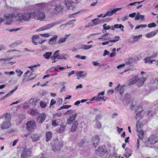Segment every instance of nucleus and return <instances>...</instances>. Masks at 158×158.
Instances as JSON below:
<instances>
[{"label": "nucleus", "instance_id": "1", "mask_svg": "<svg viewBox=\"0 0 158 158\" xmlns=\"http://www.w3.org/2000/svg\"><path fill=\"white\" fill-rule=\"evenodd\" d=\"M46 6V4L44 2L35 4V7L36 9V13L35 12L24 13L25 14H28L29 17V20L26 21H29L31 19H34L35 17H37L39 20H43L45 18V13L42 11V10L44 9Z\"/></svg>", "mask_w": 158, "mask_h": 158}, {"label": "nucleus", "instance_id": "45", "mask_svg": "<svg viewBox=\"0 0 158 158\" xmlns=\"http://www.w3.org/2000/svg\"><path fill=\"white\" fill-rule=\"evenodd\" d=\"M18 86H16L15 88L13 90L10 91L7 94L8 96H9L10 95H11L18 88Z\"/></svg>", "mask_w": 158, "mask_h": 158}, {"label": "nucleus", "instance_id": "25", "mask_svg": "<svg viewBox=\"0 0 158 158\" xmlns=\"http://www.w3.org/2000/svg\"><path fill=\"white\" fill-rule=\"evenodd\" d=\"M63 7L60 5H56L54 8L55 13H59L63 9Z\"/></svg>", "mask_w": 158, "mask_h": 158}, {"label": "nucleus", "instance_id": "20", "mask_svg": "<svg viewBox=\"0 0 158 158\" xmlns=\"http://www.w3.org/2000/svg\"><path fill=\"white\" fill-rule=\"evenodd\" d=\"M144 114V112L142 110H140L138 111H137L136 112V116L135 118L136 119L138 118H142Z\"/></svg>", "mask_w": 158, "mask_h": 158}, {"label": "nucleus", "instance_id": "30", "mask_svg": "<svg viewBox=\"0 0 158 158\" xmlns=\"http://www.w3.org/2000/svg\"><path fill=\"white\" fill-rule=\"evenodd\" d=\"M143 123L139 121H138L137 122L136 126V130L138 132H139V130L143 126Z\"/></svg>", "mask_w": 158, "mask_h": 158}, {"label": "nucleus", "instance_id": "49", "mask_svg": "<svg viewBox=\"0 0 158 158\" xmlns=\"http://www.w3.org/2000/svg\"><path fill=\"white\" fill-rule=\"evenodd\" d=\"M67 56V54H65L64 55H61L60 56L58 57L57 58V59H66Z\"/></svg>", "mask_w": 158, "mask_h": 158}, {"label": "nucleus", "instance_id": "21", "mask_svg": "<svg viewBox=\"0 0 158 158\" xmlns=\"http://www.w3.org/2000/svg\"><path fill=\"white\" fill-rule=\"evenodd\" d=\"M57 37L58 36L57 35H54L48 41V44L51 45L55 44V42L56 41V40L57 39Z\"/></svg>", "mask_w": 158, "mask_h": 158}, {"label": "nucleus", "instance_id": "4", "mask_svg": "<svg viewBox=\"0 0 158 158\" xmlns=\"http://www.w3.org/2000/svg\"><path fill=\"white\" fill-rule=\"evenodd\" d=\"M36 127L35 122L33 120L29 121L26 124V129L29 131H33Z\"/></svg>", "mask_w": 158, "mask_h": 158}, {"label": "nucleus", "instance_id": "17", "mask_svg": "<svg viewBox=\"0 0 158 158\" xmlns=\"http://www.w3.org/2000/svg\"><path fill=\"white\" fill-rule=\"evenodd\" d=\"M138 80L137 76H135L129 80L128 85H131L135 84Z\"/></svg>", "mask_w": 158, "mask_h": 158}, {"label": "nucleus", "instance_id": "8", "mask_svg": "<svg viewBox=\"0 0 158 158\" xmlns=\"http://www.w3.org/2000/svg\"><path fill=\"white\" fill-rule=\"evenodd\" d=\"M106 152V150L105 146L99 147L96 151V153L100 156L104 155Z\"/></svg>", "mask_w": 158, "mask_h": 158}, {"label": "nucleus", "instance_id": "12", "mask_svg": "<svg viewBox=\"0 0 158 158\" xmlns=\"http://www.w3.org/2000/svg\"><path fill=\"white\" fill-rule=\"evenodd\" d=\"M121 8H117L111 11H109L107 12L103 16V18H105L107 16H110L113 14L115 13L117 11L120 10Z\"/></svg>", "mask_w": 158, "mask_h": 158}, {"label": "nucleus", "instance_id": "41", "mask_svg": "<svg viewBox=\"0 0 158 158\" xmlns=\"http://www.w3.org/2000/svg\"><path fill=\"white\" fill-rule=\"evenodd\" d=\"M136 102L135 101H132L130 105V108L131 110L134 109V108L135 106Z\"/></svg>", "mask_w": 158, "mask_h": 158}, {"label": "nucleus", "instance_id": "47", "mask_svg": "<svg viewBox=\"0 0 158 158\" xmlns=\"http://www.w3.org/2000/svg\"><path fill=\"white\" fill-rule=\"evenodd\" d=\"M40 105L41 107L42 108H44L47 106L46 103L45 102L42 101L40 102Z\"/></svg>", "mask_w": 158, "mask_h": 158}, {"label": "nucleus", "instance_id": "9", "mask_svg": "<svg viewBox=\"0 0 158 158\" xmlns=\"http://www.w3.org/2000/svg\"><path fill=\"white\" fill-rule=\"evenodd\" d=\"M46 115L44 113H41L39 114L37 118V122L40 123H42L45 120Z\"/></svg>", "mask_w": 158, "mask_h": 158}, {"label": "nucleus", "instance_id": "7", "mask_svg": "<svg viewBox=\"0 0 158 158\" xmlns=\"http://www.w3.org/2000/svg\"><path fill=\"white\" fill-rule=\"evenodd\" d=\"M63 143L62 142L57 141L52 145V150L54 151H56L60 150L62 147Z\"/></svg>", "mask_w": 158, "mask_h": 158}, {"label": "nucleus", "instance_id": "61", "mask_svg": "<svg viewBox=\"0 0 158 158\" xmlns=\"http://www.w3.org/2000/svg\"><path fill=\"white\" fill-rule=\"evenodd\" d=\"M39 36L38 35H34L32 36V40H35L36 39H39Z\"/></svg>", "mask_w": 158, "mask_h": 158}, {"label": "nucleus", "instance_id": "60", "mask_svg": "<svg viewBox=\"0 0 158 158\" xmlns=\"http://www.w3.org/2000/svg\"><path fill=\"white\" fill-rule=\"evenodd\" d=\"M40 35L42 36L45 37H48L50 35L48 33L40 34Z\"/></svg>", "mask_w": 158, "mask_h": 158}, {"label": "nucleus", "instance_id": "29", "mask_svg": "<svg viewBox=\"0 0 158 158\" xmlns=\"http://www.w3.org/2000/svg\"><path fill=\"white\" fill-rule=\"evenodd\" d=\"M142 35H139L137 36L132 35L133 38V40L132 41V43H134L138 41L139 39L142 37Z\"/></svg>", "mask_w": 158, "mask_h": 158}, {"label": "nucleus", "instance_id": "44", "mask_svg": "<svg viewBox=\"0 0 158 158\" xmlns=\"http://www.w3.org/2000/svg\"><path fill=\"white\" fill-rule=\"evenodd\" d=\"M143 1H143L141 2H134V3H130L128 5V6H136L138 4H139L143 2Z\"/></svg>", "mask_w": 158, "mask_h": 158}, {"label": "nucleus", "instance_id": "10", "mask_svg": "<svg viewBox=\"0 0 158 158\" xmlns=\"http://www.w3.org/2000/svg\"><path fill=\"white\" fill-rule=\"evenodd\" d=\"M148 139L149 143L153 144L158 141V137L156 135H152Z\"/></svg>", "mask_w": 158, "mask_h": 158}, {"label": "nucleus", "instance_id": "56", "mask_svg": "<svg viewBox=\"0 0 158 158\" xmlns=\"http://www.w3.org/2000/svg\"><path fill=\"white\" fill-rule=\"evenodd\" d=\"M16 72L18 73V76H19V77H20L21 75L23 73V72L20 70H16Z\"/></svg>", "mask_w": 158, "mask_h": 158}, {"label": "nucleus", "instance_id": "39", "mask_svg": "<svg viewBox=\"0 0 158 158\" xmlns=\"http://www.w3.org/2000/svg\"><path fill=\"white\" fill-rule=\"evenodd\" d=\"M155 114V113L154 112L152 111H149L147 113V115L150 118H151L152 116Z\"/></svg>", "mask_w": 158, "mask_h": 158}, {"label": "nucleus", "instance_id": "23", "mask_svg": "<svg viewBox=\"0 0 158 158\" xmlns=\"http://www.w3.org/2000/svg\"><path fill=\"white\" fill-rule=\"evenodd\" d=\"M104 94L105 92L104 91H103L101 92L98 93V96L96 97V101H100Z\"/></svg>", "mask_w": 158, "mask_h": 158}, {"label": "nucleus", "instance_id": "64", "mask_svg": "<svg viewBox=\"0 0 158 158\" xmlns=\"http://www.w3.org/2000/svg\"><path fill=\"white\" fill-rule=\"evenodd\" d=\"M120 156L117 154H114L112 156V158H119Z\"/></svg>", "mask_w": 158, "mask_h": 158}, {"label": "nucleus", "instance_id": "36", "mask_svg": "<svg viewBox=\"0 0 158 158\" xmlns=\"http://www.w3.org/2000/svg\"><path fill=\"white\" fill-rule=\"evenodd\" d=\"M5 119L6 121H10L11 118V115L10 114L6 113L5 114Z\"/></svg>", "mask_w": 158, "mask_h": 158}, {"label": "nucleus", "instance_id": "19", "mask_svg": "<svg viewBox=\"0 0 158 158\" xmlns=\"http://www.w3.org/2000/svg\"><path fill=\"white\" fill-rule=\"evenodd\" d=\"M158 32V29L145 35V36L148 38H151L154 36Z\"/></svg>", "mask_w": 158, "mask_h": 158}, {"label": "nucleus", "instance_id": "5", "mask_svg": "<svg viewBox=\"0 0 158 158\" xmlns=\"http://www.w3.org/2000/svg\"><path fill=\"white\" fill-rule=\"evenodd\" d=\"M32 151L30 148H24L21 154V158H27L30 157L32 154Z\"/></svg>", "mask_w": 158, "mask_h": 158}, {"label": "nucleus", "instance_id": "22", "mask_svg": "<svg viewBox=\"0 0 158 158\" xmlns=\"http://www.w3.org/2000/svg\"><path fill=\"white\" fill-rule=\"evenodd\" d=\"M52 133L50 131L47 132L46 133V141L48 142L52 138Z\"/></svg>", "mask_w": 158, "mask_h": 158}, {"label": "nucleus", "instance_id": "18", "mask_svg": "<svg viewBox=\"0 0 158 158\" xmlns=\"http://www.w3.org/2000/svg\"><path fill=\"white\" fill-rule=\"evenodd\" d=\"M124 85L121 86L120 84H118L117 87L115 88V89L119 91L120 94L122 95L124 91Z\"/></svg>", "mask_w": 158, "mask_h": 158}, {"label": "nucleus", "instance_id": "26", "mask_svg": "<svg viewBox=\"0 0 158 158\" xmlns=\"http://www.w3.org/2000/svg\"><path fill=\"white\" fill-rule=\"evenodd\" d=\"M144 15H141L139 13H137L135 17V20H138L141 19L142 20L144 19Z\"/></svg>", "mask_w": 158, "mask_h": 158}, {"label": "nucleus", "instance_id": "57", "mask_svg": "<svg viewBox=\"0 0 158 158\" xmlns=\"http://www.w3.org/2000/svg\"><path fill=\"white\" fill-rule=\"evenodd\" d=\"M96 125L98 128L100 129L101 127V124L99 121H96Z\"/></svg>", "mask_w": 158, "mask_h": 158}, {"label": "nucleus", "instance_id": "53", "mask_svg": "<svg viewBox=\"0 0 158 158\" xmlns=\"http://www.w3.org/2000/svg\"><path fill=\"white\" fill-rule=\"evenodd\" d=\"M40 66V65L39 64H38L37 65H32L31 66L28 67L30 69L31 71H33V68H36L37 66Z\"/></svg>", "mask_w": 158, "mask_h": 158}, {"label": "nucleus", "instance_id": "42", "mask_svg": "<svg viewBox=\"0 0 158 158\" xmlns=\"http://www.w3.org/2000/svg\"><path fill=\"white\" fill-rule=\"evenodd\" d=\"M120 37L118 36H116L114 38V39L112 40V42L115 43L118 41L120 39Z\"/></svg>", "mask_w": 158, "mask_h": 158}, {"label": "nucleus", "instance_id": "38", "mask_svg": "<svg viewBox=\"0 0 158 158\" xmlns=\"http://www.w3.org/2000/svg\"><path fill=\"white\" fill-rule=\"evenodd\" d=\"M84 72L83 71H80L79 72H78L77 73V76L78 77H85L86 76V75H87V73H85L84 74H82V73H83Z\"/></svg>", "mask_w": 158, "mask_h": 158}, {"label": "nucleus", "instance_id": "3", "mask_svg": "<svg viewBox=\"0 0 158 158\" xmlns=\"http://www.w3.org/2000/svg\"><path fill=\"white\" fill-rule=\"evenodd\" d=\"M75 110H67L65 113L66 114H69L74 113V114H73L69 118L67 121V123L68 124H71L73 123V121H74L76 117L77 114L75 113Z\"/></svg>", "mask_w": 158, "mask_h": 158}, {"label": "nucleus", "instance_id": "28", "mask_svg": "<svg viewBox=\"0 0 158 158\" xmlns=\"http://www.w3.org/2000/svg\"><path fill=\"white\" fill-rule=\"evenodd\" d=\"M92 47V45H81V47L79 49L83 50H88Z\"/></svg>", "mask_w": 158, "mask_h": 158}, {"label": "nucleus", "instance_id": "62", "mask_svg": "<svg viewBox=\"0 0 158 158\" xmlns=\"http://www.w3.org/2000/svg\"><path fill=\"white\" fill-rule=\"evenodd\" d=\"M56 103V101L53 99H52L51 100L50 103V106H51L55 104Z\"/></svg>", "mask_w": 158, "mask_h": 158}, {"label": "nucleus", "instance_id": "16", "mask_svg": "<svg viewBox=\"0 0 158 158\" xmlns=\"http://www.w3.org/2000/svg\"><path fill=\"white\" fill-rule=\"evenodd\" d=\"M72 126L71 128V131L74 132H76L77 128L78 123L77 121H75L73 122Z\"/></svg>", "mask_w": 158, "mask_h": 158}, {"label": "nucleus", "instance_id": "50", "mask_svg": "<svg viewBox=\"0 0 158 158\" xmlns=\"http://www.w3.org/2000/svg\"><path fill=\"white\" fill-rule=\"evenodd\" d=\"M151 58L150 56H147L144 59V62L145 63H147L149 62Z\"/></svg>", "mask_w": 158, "mask_h": 158}, {"label": "nucleus", "instance_id": "24", "mask_svg": "<svg viewBox=\"0 0 158 158\" xmlns=\"http://www.w3.org/2000/svg\"><path fill=\"white\" fill-rule=\"evenodd\" d=\"M126 153L124 154V156L127 158H128L131 156L132 154V152L131 150L128 148H126L125 150Z\"/></svg>", "mask_w": 158, "mask_h": 158}, {"label": "nucleus", "instance_id": "11", "mask_svg": "<svg viewBox=\"0 0 158 158\" xmlns=\"http://www.w3.org/2000/svg\"><path fill=\"white\" fill-rule=\"evenodd\" d=\"M74 3L71 1L69 0H65V4L68 9L70 10H73L74 9L75 6Z\"/></svg>", "mask_w": 158, "mask_h": 158}, {"label": "nucleus", "instance_id": "31", "mask_svg": "<svg viewBox=\"0 0 158 158\" xmlns=\"http://www.w3.org/2000/svg\"><path fill=\"white\" fill-rule=\"evenodd\" d=\"M114 27L115 28H120L121 30L122 31H124V30L123 28L124 27V26L121 24H115L114 25Z\"/></svg>", "mask_w": 158, "mask_h": 158}, {"label": "nucleus", "instance_id": "54", "mask_svg": "<svg viewBox=\"0 0 158 158\" xmlns=\"http://www.w3.org/2000/svg\"><path fill=\"white\" fill-rule=\"evenodd\" d=\"M102 116L101 114H98L95 117V120L96 121H98L99 119L102 118Z\"/></svg>", "mask_w": 158, "mask_h": 158}, {"label": "nucleus", "instance_id": "51", "mask_svg": "<svg viewBox=\"0 0 158 158\" xmlns=\"http://www.w3.org/2000/svg\"><path fill=\"white\" fill-rule=\"evenodd\" d=\"M59 52L60 50H57L54 53L53 55L57 58L60 56H59L60 54Z\"/></svg>", "mask_w": 158, "mask_h": 158}, {"label": "nucleus", "instance_id": "59", "mask_svg": "<svg viewBox=\"0 0 158 158\" xmlns=\"http://www.w3.org/2000/svg\"><path fill=\"white\" fill-rule=\"evenodd\" d=\"M111 28V27L108 25L106 27L104 28V29H103L102 30L103 33H104L106 32V30H109Z\"/></svg>", "mask_w": 158, "mask_h": 158}, {"label": "nucleus", "instance_id": "52", "mask_svg": "<svg viewBox=\"0 0 158 158\" xmlns=\"http://www.w3.org/2000/svg\"><path fill=\"white\" fill-rule=\"evenodd\" d=\"M156 26V24L153 22L148 24V27L149 28L155 27Z\"/></svg>", "mask_w": 158, "mask_h": 158}, {"label": "nucleus", "instance_id": "48", "mask_svg": "<svg viewBox=\"0 0 158 158\" xmlns=\"http://www.w3.org/2000/svg\"><path fill=\"white\" fill-rule=\"evenodd\" d=\"M12 59V58H2L1 59H0V62L2 61H9L10 60Z\"/></svg>", "mask_w": 158, "mask_h": 158}, {"label": "nucleus", "instance_id": "40", "mask_svg": "<svg viewBox=\"0 0 158 158\" xmlns=\"http://www.w3.org/2000/svg\"><path fill=\"white\" fill-rule=\"evenodd\" d=\"M71 107V106L69 105H65L61 106L59 109L58 110H61L64 109H68Z\"/></svg>", "mask_w": 158, "mask_h": 158}, {"label": "nucleus", "instance_id": "37", "mask_svg": "<svg viewBox=\"0 0 158 158\" xmlns=\"http://www.w3.org/2000/svg\"><path fill=\"white\" fill-rule=\"evenodd\" d=\"M139 138L140 139H142L144 137V132L142 130L139 131V134L138 135Z\"/></svg>", "mask_w": 158, "mask_h": 158}, {"label": "nucleus", "instance_id": "33", "mask_svg": "<svg viewBox=\"0 0 158 158\" xmlns=\"http://www.w3.org/2000/svg\"><path fill=\"white\" fill-rule=\"evenodd\" d=\"M52 54V52H46L43 55V56L46 59H48Z\"/></svg>", "mask_w": 158, "mask_h": 158}, {"label": "nucleus", "instance_id": "43", "mask_svg": "<svg viewBox=\"0 0 158 158\" xmlns=\"http://www.w3.org/2000/svg\"><path fill=\"white\" fill-rule=\"evenodd\" d=\"M66 40V37L60 38L59 39L58 41V43L59 44H60L63 43Z\"/></svg>", "mask_w": 158, "mask_h": 158}, {"label": "nucleus", "instance_id": "58", "mask_svg": "<svg viewBox=\"0 0 158 158\" xmlns=\"http://www.w3.org/2000/svg\"><path fill=\"white\" fill-rule=\"evenodd\" d=\"M59 66V65L56 66L55 67H52L51 68L52 71H56L58 70V67Z\"/></svg>", "mask_w": 158, "mask_h": 158}, {"label": "nucleus", "instance_id": "13", "mask_svg": "<svg viewBox=\"0 0 158 158\" xmlns=\"http://www.w3.org/2000/svg\"><path fill=\"white\" fill-rule=\"evenodd\" d=\"M11 125L10 121H5L2 123L1 128L3 130L7 129L9 128Z\"/></svg>", "mask_w": 158, "mask_h": 158}, {"label": "nucleus", "instance_id": "6", "mask_svg": "<svg viewBox=\"0 0 158 158\" xmlns=\"http://www.w3.org/2000/svg\"><path fill=\"white\" fill-rule=\"evenodd\" d=\"M61 21H57L54 23L47 24L39 29V31H44L49 29L61 23Z\"/></svg>", "mask_w": 158, "mask_h": 158}, {"label": "nucleus", "instance_id": "14", "mask_svg": "<svg viewBox=\"0 0 158 158\" xmlns=\"http://www.w3.org/2000/svg\"><path fill=\"white\" fill-rule=\"evenodd\" d=\"M92 140L93 141V145L95 147H96L100 141V138L98 135H96L93 137Z\"/></svg>", "mask_w": 158, "mask_h": 158}, {"label": "nucleus", "instance_id": "35", "mask_svg": "<svg viewBox=\"0 0 158 158\" xmlns=\"http://www.w3.org/2000/svg\"><path fill=\"white\" fill-rule=\"evenodd\" d=\"M146 80V78L145 77H142L140 78L138 80V83H139V85H143Z\"/></svg>", "mask_w": 158, "mask_h": 158}, {"label": "nucleus", "instance_id": "15", "mask_svg": "<svg viewBox=\"0 0 158 158\" xmlns=\"http://www.w3.org/2000/svg\"><path fill=\"white\" fill-rule=\"evenodd\" d=\"M91 22L93 23L90 25L91 26H94L100 24L102 22V20L98 18L95 19L91 20Z\"/></svg>", "mask_w": 158, "mask_h": 158}, {"label": "nucleus", "instance_id": "34", "mask_svg": "<svg viewBox=\"0 0 158 158\" xmlns=\"http://www.w3.org/2000/svg\"><path fill=\"white\" fill-rule=\"evenodd\" d=\"M65 126L64 124H61L60 127L59 129L58 132L59 133H63L65 130Z\"/></svg>", "mask_w": 158, "mask_h": 158}, {"label": "nucleus", "instance_id": "63", "mask_svg": "<svg viewBox=\"0 0 158 158\" xmlns=\"http://www.w3.org/2000/svg\"><path fill=\"white\" fill-rule=\"evenodd\" d=\"M128 18V16L127 15L124 16L121 18V19L123 21L127 20Z\"/></svg>", "mask_w": 158, "mask_h": 158}, {"label": "nucleus", "instance_id": "2", "mask_svg": "<svg viewBox=\"0 0 158 158\" xmlns=\"http://www.w3.org/2000/svg\"><path fill=\"white\" fill-rule=\"evenodd\" d=\"M4 17L7 21H12V19L17 18V20L19 22L27 21L29 20V15L28 14H25L21 13H19L15 15L14 14H5Z\"/></svg>", "mask_w": 158, "mask_h": 158}, {"label": "nucleus", "instance_id": "55", "mask_svg": "<svg viewBox=\"0 0 158 158\" xmlns=\"http://www.w3.org/2000/svg\"><path fill=\"white\" fill-rule=\"evenodd\" d=\"M110 42L112 43V40L109 39V40L107 41H106L102 43V44L103 45H107V44H109Z\"/></svg>", "mask_w": 158, "mask_h": 158}, {"label": "nucleus", "instance_id": "32", "mask_svg": "<svg viewBox=\"0 0 158 158\" xmlns=\"http://www.w3.org/2000/svg\"><path fill=\"white\" fill-rule=\"evenodd\" d=\"M39 111L37 109H32L31 111V114L33 116H35L38 114Z\"/></svg>", "mask_w": 158, "mask_h": 158}, {"label": "nucleus", "instance_id": "46", "mask_svg": "<svg viewBox=\"0 0 158 158\" xmlns=\"http://www.w3.org/2000/svg\"><path fill=\"white\" fill-rule=\"evenodd\" d=\"M98 40H101L102 41L106 40H107L110 39V38L106 37L105 36H104L103 35L101 36V37L99 38L98 39Z\"/></svg>", "mask_w": 158, "mask_h": 158}, {"label": "nucleus", "instance_id": "27", "mask_svg": "<svg viewBox=\"0 0 158 158\" xmlns=\"http://www.w3.org/2000/svg\"><path fill=\"white\" fill-rule=\"evenodd\" d=\"M40 135L38 134H34L31 136L32 140L36 141L39 139Z\"/></svg>", "mask_w": 158, "mask_h": 158}]
</instances>
